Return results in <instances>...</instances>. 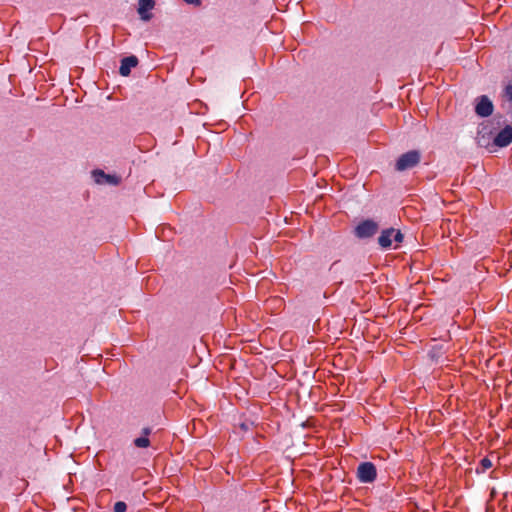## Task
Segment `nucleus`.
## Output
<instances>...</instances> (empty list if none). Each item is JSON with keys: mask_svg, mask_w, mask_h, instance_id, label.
Listing matches in <instances>:
<instances>
[{"mask_svg": "<svg viewBox=\"0 0 512 512\" xmlns=\"http://www.w3.org/2000/svg\"><path fill=\"white\" fill-rule=\"evenodd\" d=\"M421 153L418 150H410L399 156L395 164V170L402 172L412 169L419 164Z\"/></svg>", "mask_w": 512, "mask_h": 512, "instance_id": "obj_1", "label": "nucleus"}, {"mask_svg": "<svg viewBox=\"0 0 512 512\" xmlns=\"http://www.w3.org/2000/svg\"><path fill=\"white\" fill-rule=\"evenodd\" d=\"M356 477L360 483L370 484L377 478V468L372 462H361L356 470Z\"/></svg>", "mask_w": 512, "mask_h": 512, "instance_id": "obj_2", "label": "nucleus"}, {"mask_svg": "<svg viewBox=\"0 0 512 512\" xmlns=\"http://www.w3.org/2000/svg\"><path fill=\"white\" fill-rule=\"evenodd\" d=\"M379 230V225L373 219H365L354 228V235L358 239L373 237Z\"/></svg>", "mask_w": 512, "mask_h": 512, "instance_id": "obj_3", "label": "nucleus"}, {"mask_svg": "<svg viewBox=\"0 0 512 512\" xmlns=\"http://www.w3.org/2000/svg\"><path fill=\"white\" fill-rule=\"evenodd\" d=\"M404 240V235L400 230L394 228H387L382 230L378 237V244L382 249H388L391 247L392 242L401 243Z\"/></svg>", "mask_w": 512, "mask_h": 512, "instance_id": "obj_4", "label": "nucleus"}, {"mask_svg": "<svg viewBox=\"0 0 512 512\" xmlns=\"http://www.w3.org/2000/svg\"><path fill=\"white\" fill-rule=\"evenodd\" d=\"M494 105L486 95H481L475 99V113L479 117H488L493 113Z\"/></svg>", "mask_w": 512, "mask_h": 512, "instance_id": "obj_5", "label": "nucleus"}, {"mask_svg": "<svg viewBox=\"0 0 512 512\" xmlns=\"http://www.w3.org/2000/svg\"><path fill=\"white\" fill-rule=\"evenodd\" d=\"M512 142V126L507 125L499 131L493 138V145L497 147H506Z\"/></svg>", "mask_w": 512, "mask_h": 512, "instance_id": "obj_6", "label": "nucleus"}, {"mask_svg": "<svg viewBox=\"0 0 512 512\" xmlns=\"http://www.w3.org/2000/svg\"><path fill=\"white\" fill-rule=\"evenodd\" d=\"M138 65V58L134 55L124 57L121 60L119 73L121 76L127 77L131 73V69Z\"/></svg>", "mask_w": 512, "mask_h": 512, "instance_id": "obj_7", "label": "nucleus"}, {"mask_svg": "<svg viewBox=\"0 0 512 512\" xmlns=\"http://www.w3.org/2000/svg\"><path fill=\"white\" fill-rule=\"evenodd\" d=\"M154 5V0H139L138 13L142 20L149 21L152 18L149 11L154 8Z\"/></svg>", "mask_w": 512, "mask_h": 512, "instance_id": "obj_8", "label": "nucleus"}, {"mask_svg": "<svg viewBox=\"0 0 512 512\" xmlns=\"http://www.w3.org/2000/svg\"><path fill=\"white\" fill-rule=\"evenodd\" d=\"M487 129V126H483L482 129L478 132L477 142L479 146L482 147H488L489 145V137H486L485 130Z\"/></svg>", "mask_w": 512, "mask_h": 512, "instance_id": "obj_9", "label": "nucleus"}, {"mask_svg": "<svg viewBox=\"0 0 512 512\" xmlns=\"http://www.w3.org/2000/svg\"><path fill=\"white\" fill-rule=\"evenodd\" d=\"M492 467V461L488 457L480 460L479 467L476 468V473H484L487 469Z\"/></svg>", "mask_w": 512, "mask_h": 512, "instance_id": "obj_10", "label": "nucleus"}, {"mask_svg": "<svg viewBox=\"0 0 512 512\" xmlns=\"http://www.w3.org/2000/svg\"><path fill=\"white\" fill-rule=\"evenodd\" d=\"M133 443L137 448H147L151 444L149 438L145 436L135 438Z\"/></svg>", "mask_w": 512, "mask_h": 512, "instance_id": "obj_11", "label": "nucleus"}, {"mask_svg": "<svg viewBox=\"0 0 512 512\" xmlns=\"http://www.w3.org/2000/svg\"><path fill=\"white\" fill-rule=\"evenodd\" d=\"M95 175H100L101 177L105 178L108 183H111V184H117L118 183V179H117L116 176L107 175V174H105L101 170L96 171Z\"/></svg>", "mask_w": 512, "mask_h": 512, "instance_id": "obj_12", "label": "nucleus"}, {"mask_svg": "<svg viewBox=\"0 0 512 512\" xmlns=\"http://www.w3.org/2000/svg\"><path fill=\"white\" fill-rule=\"evenodd\" d=\"M127 510V505L123 501H118L114 504L113 511L114 512H125Z\"/></svg>", "mask_w": 512, "mask_h": 512, "instance_id": "obj_13", "label": "nucleus"}, {"mask_svg": "<svg viewBox=\"0 0 512 512\" xmlns=\"http://www.w3.org/2000/svg\"><path fill=\"white\" fill-rule=\"evenodd\" d=\"M505 95L510 101H512V84H509L505 87Z\"/></svg>", "mask_w": 512, "mask_h": 512, "instance_id": "obj_14", "label": "nucleus"}, {"mask_svg": "<svg viewBox=\"0 0 512 512\" xmlns=\"http://www.w3.org/2000/svg\"><path fill=\"white\" fill-rule=\"evenodd\" d=\"M151 432H152V429L150 427H144L142 429V434L145 437H148L151 434Z\"/></svg>", "mask_w": 512, "mask_h": 512, "instance_id": "obj_15", "label": "nucleus"}, {"mask_svg": "<svg viewBox=\"0 0 512 512\" xmlns=\"http://www.w3.org/2000/svg\"><path fill=\"white\" fill-rule=\"evenodd\" d=\"M183 1L186 2L187 4H194V5L201 4V0H183Z\"/></svg>", "mask_w": 512, "mask_h": 512, "instance_id": "obj_16", "label": "nucleus"}]
</instances>
